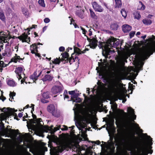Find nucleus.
Listing matches in <instances>:
<instances>
[{
  "instance_id": "nucleus-62",
  "label": "nucleus",
  "mask_w": 155,
  "mask_h": 155,
  "mask_svg": "<svg viewBox=\"0 0 155 155\" xmlns=\"http://www.w3.org/2000/svg\"><path fill=\"white\" fill-rule=\"evenodd\" d=\"M22 114L21 113H19L18 114V116L19 117H21L22 116Z\"/></svg>"
},
{
  "instance_id": "nucleus-44",
  "label": "nucleus",
  "mask_w": 155,
  "mask_h": 155,
  "mask_svg": "<svg viewBox=\"0 0 155 155\" xmlns=\"http://www.w3.org/2000/svg\"><path fill=\"white\" fill-rule=\"evenodd\" d=\"M17 110L15 111H14V109H11V110L10 111V114L11 115H15V114H16L15 113V112H16Z\"/></svg>"
},
{
  "instance_id": "nucleus-58",
  "label": "nucleus",
  "mask_w": 155,
  "mask_h": 155,
  "mask_svg": "<svg viewBox=\"0 0 155 155\" xmlns=\"http://www.w3.org/2000/svg\"><path fill=\"white\" fill-rule=\"evenodd\" d=\"M80 27L81 28V30L82 31L83 33L84 34H85L86 32V31L84 28H83L82 27Z\"/></svg>"
},
{
  "instance_id": "nucleus-9",
  "label": "nucleus",
  "mask_w": 155,
  "mask_h": 155,
  "mask_svg": "<svg viewBox=\"0 0 155 155\" xmlns=\"http://www.w3.org/2000/svg\"><path fill=\"white\" fill-rule=\"evenodd\" d=\"M87 40L90 42V45H88L90 46V48H95L97 46V41L94 38L90 39L87 37Z\"/></svg>"
},
{
  "instance_id": "nucleus-35",
  "label": "nucleus",
  "mask_w": 155,
  "mask_h": 155,
  "mask_svg": "<svg viewBox=\"0 0 155 155\" xmlns=\"http://www.w3.org/2000/svg\"><path fill=\"white\" fill-rule=\"evenodd\" d=\"M21 60V59L20 58V56H16L15 58H12L11 59V61L12 62H14L15 63H16L18 61V60Z\"/></svg>"
},
{
  "instance_id": "nucleus-16",
  "label": "nucleus",
  "mask_w": 155,
  "mask_h": 155,
  "mask_svg": "<svg viewBox=\"0 0 155 155\" xmlns=\"http://www.w3.org/2000/svg\"><path fill=\"white\" fill-rule=\"evenodd\" d=\"M127 111L131 115L133 119H136V116L134 115V110L132 108L129 107L128 108Z\"/></svg>"
},
{
  "instance_id": "nucleus-19",
  "label": "nucleus",
  "mask_w": 155,
  "mask_h": 155,
  "mask_svg": "<svg viewBox=\"0 0 155 155\" xmlns=\"http://www.w3.org/2000/svg\"><path fill=\"white\" fill-rule=\"evenodd\" d=\"M115 4L114 6L115 8H119L121 7L122 3L121 0H115Z\"/></svg>"
},
{
  "instance_id": "nucleus-12",
  "label": "nucleus",
  "mask_w": 155,
  "mask_h": 155,
  "mask_svg": "<svg viewBox=\"0 0 155 155\" xmlns=\"http://www.w3.org/2000/svg\"><path fill=\"white\" fill-rule=\"evenodd\" d=\"M19 39L21 40L23 42H28V41H30L29 37H28V36L25 33L22 34L21 35L18 37Z\"/></svg>"
},
{
  "instance_id": "nucleus-20",
  "label": "nucleus",
  "mask_w": 155,
  "mask_h": 155,
  "mask_svg": "<svg viewBox=\"0 0 155 155\" xmlns=\"http://www.w3.org/2000/svg\"><path fill=\"white\" fill-rule=\"evenodd\" d=\"M74 54L73 53L71 54V57L68 58V59H66L65 60V62H68L69 61L70 64H71L74 62L75 61L74 59Z\"/></svg>"
},
{
  "instance_id": "nucleus-53",
  "label": "nucleus",
  "mask_w": 155,
  "mask_h": 155,
  "mask_svg": "<svg viewBox=\"0 0 155 155\" xmlns=\"http://www.w3.org/2000/svg\"><path fill=\"white\" fill-rule=\"evenodd\" d=\"M41 101L42 103H47L48 102V100H46L43 99H41Z\"/></svg>"
},
{
  "instance_id": "nucleus-7",
  "label": "nucleus",
  "mask_w": 155,
  "mask_h": 155,
  "mask_svg": "<svg viewBox=\"0 0 155 155\" xmlns=\"http://www.w3.org/2000/svg\"><path fill=\"white\" fill-rule=\"evenodd\" d=\"M59 83L60 85L59 86L55 85L52 88L51 91L53 94H55L62 91L63 89L62 86L60 82Z\"/></svg>"
},
{
  "instance_id": "nucleus-13",
  "label": "nucleus",
  "mask_w": 155,
  "mask_h": 155,
  "mask_svg": "<svg viewBox=\"0 0 155 155\" xmlns=\"http://www.w3.org/2000/svg\"><path fill=\"white\" fill-rule=\"evenodd\" d=\"M22 68L21 67H18L15 71L18 74L17 77L18 78V80H19L20 79H21L22 78L21 73H22Z\"/></svg>"
},
{
  "instance_id": "nucleus-8",
  "label": "nucleus",
  "mask_w": 155,
  "mask_h": 155,
  "mask_svg": "<svg viewBox=\"0 0 155 155\" xmlns=\"http://www.w3.org/2000/svg\"><path fill=\"white\" fill-rule=\"evenodd\" d=\"M92 4L94 10L95 11L100 12H101L103 11V8L101 6L99 5L96 2H92Z\"/></svg>"
},
{
  "instance_id": "nucleus-4",
  "label": "nucleus",
  "mask_w": 155,
  "mask_h": 155,
  "mask_svg": "<svg viewBox=\"0 0 155 155\" xmlns=\"http://www.w3.org/2000/svg\"><path fill=\"white\" fill-rule=\"evenodd\" d=\"M149 150L147 145H144L140 146L137 149V153L134 155H147L148 153H152V150H150L149 152Z\"/></svg>"
},
{
  "instance_id": "nucleus-56",
  "label": "nucleus",
  "mask_w": 155,
  "mask_h": 155,
  "mask_svg": "<svg viewBox=\"0 0 155 155\" xmlns=\"http://www.w3.org/2000/svg\"><path fill=\"white\" fill-rule=\"evenodd\" d=\"M78 55H77V54H76V55H75V56L74 58V59L75 61V60H76V61H78H78L79 60V59L78 58Z\"/></svg>"
},
{
  "instance_id": "nucleus-27",
  "label": "nucleus",
  "mask_w": 155,
  "mask_h": 155,
  "mask_svg": "<svg viewBox=\"0 0 155 155\" xmlns=\"http://www.w3.org/2000/svg\"><path fill=\"white\" fill-rule=\"evenodd\" d=\"M139 5L137 9L143 10L145 8V6L143 4L141 1L139 2Z\"/></svg>"
},
{
  "instance_id": "nucleus-50",
  "label": "nucleus",
  "mask_w": 155,
  "mask_h": 155,
  "mask_svg": "<svg viewBox=\"0 0 155 155\" xmlns=\"http://www.w3.org/2000/svg\"><path fill=\"white\" fill-rule=\"evenodd\" d=\"M50 21V19L48 18H46L44 20V21L45 23H48Z\"/></svg>"
},
{
  "instance_id": "nucleus-46",
  "label": "nucleus",
  "mask_w": 155,
  "mask_h": 155,
  "mask_svg": "<svg viewBox=\"0 0 155 155\" xmlns=\"http://www.w3.org/2000/svg\"><path fill=\"white\" fill-rule=\"evenodd\" d=\"M117 104H114L113 106L114 107H112V110L113 111H115V110H116L117 108Z\"/></svg>"
},
{
  "instance_id": "nucleus-54",
  "label": "nucleus",
  "mask_w": 155,
  "mask_h": 155,
  "mask_svg": "<svg viewBox=\"0 0 155 155\" xmlns=\"http://www.w3.org/2000/svg\"><path fill=\"white\" fill-rule=\"evenodd\" d=\"M0 99L2 100V101H4L6 99V98L3 96L2 94V96L0 97Z\"/></svg>"
},
{
  "instance_id": "nucleus-48",
  "label": "nucleus",
  "mask_w": 155,
  "mask_h": 155,
  "mask_svg": "<svg viewBox=\"0 0 155 155\" xmlns=\"http://www.w3.org/2000/svg\"><path fill=\"white\" fill-rule=\"evenodd\" d=\"M135 32L134 31H131L129 35L130 38H131L133 37L135 35Z\"/></svg>"
},
{
  "instance_id": "nucleus-41",
  "label": "nucleus",
  "mask_w": 155,
  "mask_h": 155,
  "mask_svg": "<svg viewBox=\"0 0 155 155\" xmlns=\"http://www.w3.org/2000/svg\"><path fill=\"white\" fill-rule=\"evenodd\" d=\"M90 11L91 17L93 18H95L96 16L94 12L91 9H90Z\"/></svg>"
},
{
  "instance_id": "nucleus-60",
  "label": "nucleus",
  "mask_w": 155,
  "mask_h": 155,
  "mask_svg": "<svg viewBox=\"0 0 155 155\" xmlns=\"http://www.w3.org/2000/svg\"><path fill=\"white\" fill-rule=\"evenodd\" d=\"M115 122H116V124L118 126L120 125V120H119L118 121H116Z\"/></svg>"
},
{
  "instance_id": "nucleus-49",
  "label": "nucleus",
  "mask_w": 155,
  "mask_h": 155,
  "mask_svg": "<svg viewBox=\"0 0 155 155\" xmlns=\"http://www.w3.org/2000/svg\"><path fill=\"white\" fill-rule=\"evenodd\" d=\"M22 12L23 14L25 15H28V12L26 9H22Z\"/></svg>"
},
{
  "instance_id": "nucleus-1",
  "label": "nucleus",
  "mask_w": 155,
  "mask_h": 155,
  "mask_svg": "<svg viewBox=\"0 0 155 155\" xmlns=\"http://www.w3.org/2000/svg\"><path fill=\"white\" fill-rule=\"evenodd\" d=\"M116 39L114 38H112L111 39H108L106 43L99 42V44L98 47L102 49V54L106 58L108 57V56L109 53L112 51L110 50L111 48L110 47H113L116 46L114 45L115 41ZM103 62H98L99 67H97L96 70L98 71L99 69H100L101 71H103L105 68L106 65V64L107 63V60L106 59H104Z\"/></svg>"
},
{
  "instance_id": "nucleus-23",
  "label": "nucleus",
  "mask_w": 155,
  "mask_h": 155,
  "mask_svg": "<svg viewBox=\"0 0 155 155\" xmlns=\"http://www.w3.org/2000/svg\"><path fill=\"white\" fill-rule=\"evenodd\" d=\"M42 45V44L41 43H38V44L36 43H34L33 44H32L31 46H31H32L33 49L31 50V52L32 53H34V52H33V50L37 51V49L38 48L37 45Z\"/></svg>"
},
{
  "instance_id": "nucleus-5",
  "label": "nucleus",
  "mask_w": 155,
  "mask_h": 155,
  "mask_svg": "<svg viewBox=\"0 0 155 155\" xmlns=\"http://www.w3.org/2000/svg\"><path fill=\"white\" fill-rule=\"evenodd\" d=\"M102 144L101 145L102 148L106 149L110 153H113L114 151L115 147L114 146V143L113 141L108 142L107 144L102 141Z\"/></svg>"
},
{
  "instance_id": "nucleus-25",
  "label": "nucleus",
  "mask_w": 155,
  "mask_h": 155,
  "mask_svg": "<svg viewBox=\"0 0 155 155\" xmlns=\"http://www.w3.org/2000/svg\"><path fill=\"white\" fill-rule=\"evenodd\" d=\"M143 24L146 25H150L152 23V21L149 19H144L142 20Z\"/></svg>"
},
{
  "instance_id": "nucleus-24",
  "label": "nucleus",
  "mask_w": 155,
  "mask_h": 155,
  "mask_svg": "<svg viewBox=\"0 0 155 155\" xmlns=\"http://www.w3.org/2000/svg\"><path fill=\"white\" fill-rule=\"evenodd\" d=\"M54 142L56 143L57 145L59 146L63 147V144L62 142L59 138L57 137L54 139Z\"/></svg>"
},
{
  "instance_id": "nucleus-39",
  "label": "nucleus",
  "mask_w": 155,
  "mask_h": 155,
  "mask_svg": "<svg viewBox=\"0 0 155 155\" xmlns=\"http://www.w3.org/2000/svg\"><path fill=\"white\" fill-rule=\"evenodd\" d=\"M15 93L14 92H11L9 94V96L10 97V98L9 100L10 101H12V99H13V97L15 96Z\"/></svg>"
},
{
  "instance_id": "nucleus-21",
  "label": "nucleus",
  "mask_w": 155,
  "mask_h": 155,
  "mask_svg": "<svg viewBox=\"0 0 155 155\" xmlns=\"http://www.w3.org/2000/svg\"><path fill=\"white\" fill-rule=\"evenodd\" d=\"M8 84L12 87H14L16 86L17 84L13 80L8 79L7 81Z\"/></svg>"
},
{
  "instance_id": "nucleus-64",
  "label": "nucleus",
  "mask_w": 155,
  "mask_h": 155,
  "mask_svg": "<svg viewBox=\"0 0 155 155\" xmlns=\"http://www.w3.org/2000/svg\"><path fill=\"white\" fill-rule=\"evenodd\" d=\"M146 35H144V36H142L141 38H142L143 39H145L146 38Z\"/></svg>"
},
{
  "instance_id": "nucleus-47",
  "label": "nucleus",
  "mask_w": 155,
  "mask_h": 155,
  "mask_svg": "<svg viewBox=\"0 0 155 155\" xmlns=\"http://www.w3.org/2000/svg\"><path fill=\"white\" fill-rule=\"evenodd\" d=\"M78 95L75 93V94L73 95L72 96H71V101H72V100H74L73 99L74 98H76L78 97Z\"/></svg>"
},
{
  "instance_id": "nucleus-29",
  "label": "nucleus",
  "mask_w": 155,
  "mask_h": 155,
  "mask_svg": "<svg viewBox=\"0 0 155 155\" xmlns=\"http://www.w3.org/2000/svg\"><path fill=\"white\" fill-rule=\"evenodd\" d=\"M110 28L114 30H116L118 28V25L116 23L112 24L110 25Z\"/></svg>"
},
{
  "instance_id": "nucleus-31",
  "label": "nucleus",
  "mask_w": 155,
  "mask_h": 155,
  "mask_svg": "<svg viewBox=\"0 0 155 155\" xmlns=\"http://www.w3.org/2000/svg\"><path fill=\"white\" fill-rule=\"evenodd\" d=\"M122 16L124 18H126L127 16V13L124 9H122L120 11Z\"/></svg>"
},
{
  "instance_id": "nucleus-3",
  "label": "nucleus",
  "mask_w": 155,
  "mask_h": 155,
  "mask_svg": "<svg viewBox=\"0 0 155 155\" xmlns=\"http://www.w3.org/2000/svg\"><path fill=\"white\" fill-rule=\"evenodd\" d=\"M32 117L34 120H31V123L35 124L34 125L35 130L37 135L39 136L43 137V132L47 129V127H42V124L41 123L42 119L41 118L37 119L36 116L32 114Z\"/></svg>"
},
{
  "instance_id": "nucleus-17",
  "label": "nucleus",
  "mask_w": 155,
  "mask_h": 155,
  "mask_svg": "<svg viewBox=\"0 0 155 155\" xmlns=\"http://www.w3.org/2000/svg\"><path fill=\"white\" fill-rule=\"evenodd\" d=\"M42 71H41L39 72V74L38 75H37V71H35L34 72L33 74L31 75L30 76V78L33 80H36L38 78L39 76L41 74Z\"/></svg>"
},
{
  "instance_id": "nucleus-57",
  "label": "nucleus",
  "mask_w": 155,
  "mask_h": 155,
  "mask_svg": "<svg viewBox=\"0 0 155 155\" xmlns=\"http://www.w3.org/2000/svg\"><path fill=\"white\" fill-rule=\"evenodd\" d=\"M65 49V48L64 47L61 46L59 48V50L60 51H64Z\"/></svg>"
},
{
  "instance_id": "nucleus-28",
  "label": "nucleus",
  "mask_w": 155,
  "mask_h": 155,
  "mask_svg": "<svg viewBox=\"0 0 155 155\" xmlns=\"http://www.w3.org/2000/svg\"><path fill=\"white\" fill-rule=\"evenodd\" d=\"M0 19L3 21L5 20V17L3 11L0 9Z\"/></svg>"
},
{
  "instance_id": "nucleus-11",
  "label": "nucleus",
  "mask_w": 155,
  "mask_h": 155,
  "mask_svg": "<svg viewBox=\"0 0 155 155\" xmlns=\"http://www.w3.org/2000/svg\"><path fill=\"white\" fill-rule=\"evenodd\" d=\"M79 125L80 127V128H79V129L80 130H81L80 132L81 133L82 137H86L87 136L86 134L87 130L86 128H84V130L83 129L86 126V124H85L83 125L81 123H80Z\"/></svg>"
},
{
  "instance_id": "nucleus-42",
  "label": "nucleus",
  "mask_w": 155,
  "mask_h": 155,
  "mask_svg": "<svg viewBox=\"0 0 155 155\" xmlns=\"http://www.w3.org/2000/svg\"><path fill=\"white\" fill-rule=\"evenodd\" d=\"M147 136V138L148 139L149 141V144L150 145H152L153 143L152 142V139L151 138L150 136Z\"/></svg>"
},
{
  "instance_id": "nucleus-55",
  "label": "nucleus",
  "mask_w": 155,
  "mask_h": 155,
  "mask_svg": "<svg viewBox=\"0 0 155 155\" xmlns=\"http://www.w3.org/2000/svg\"><path fill=\"white\" fill-rule=\"evenodd\" d=\"M63 128H61V129L62 130H67L68 129L67 127L65 126H63Z\"/></svg>"
},
{
  "instance_id": "nucleus-22",
  "label": "nucleus",
  "mask_w": 155,
  "mask_h": 155,
  "mask_svg": "<svg viewBox=\"0 0 155 155\" xmlns=\"http://www.w3.org/2000/svg\"><path fill=\"white\" fill-rule=\"evenodd\" d=\"M52 79V77L50 75L47 74L42 79L43 81H51Z\"/></svg>"
},
{
  "instance_id": "nucleus-30",
  "label": "nucleus",
  "mask_w": 155,
  "mask_h": 155,
  "mask_svg": "<svg viewBox=\"0 0 155 155\" xmlns=\"http://www.w3.org/2000/svg\"><path fill=\"white\" fill-rule=\"evenodd\" d=\"M69 57V54L67 52H64L63 54L62 57H63V58H62L61 59V61H62L63 60H64L66 58V59H68Z\"/></svg>"
},
{
  "instance_id": "nucleus-52",
  "label": "nucleus",
  "mask_w": 155,
  "mask_h": 155,
  "mask_svg": "<svg viewBox=\"0 0 155 155\" xmlns=\"http://www.w3.org/2000/svg\"><path fill=\"white\" fill-rule=\"evenodd\" d=\"M136 126L138 128V129L139 130V131L140 132V133H142L143 132V130H142V129H140V127H139L138 124H136Z\"/></svg>"
},
{
  "instance_id": "nucleus-32",
  "label": "nucleus",
  "mask_w": 155,
  "mask_h": 155,
  "mask_svg": "<svg viewBox=\"0 0 155 155\" xmlns=\"http://www.w3.org/2000/svg\"><path fill=\"white\" fill-rule=\"evenodd\" d=\"M38 3L40 6L43 7H45V6L44 0H38Z\"/></svg>"
},
{
  "instance_id": "nucleus-36",
  "label": "nucleus",
  "mask_w": 155,
  "mask_h": 155,
  "mask_svg": "<svg viewBox=\"0 0 155 155\" xmlns=\"http://www.w3.org/2000/svg\"><path fill=\"white\" fill-rule=\"evenodd\" d=\"M6 65L4 64V62L3 61H0V71L2 72L3 69L2 67H6Z\"/></svg>"
},
{
  "instance_id": "nucleus-10",
  "label": "nucleus",
  "mask_w": 155,
  "mask_h": 155,
  "mask_svg": "<svg viewBox=\"0 0 155 155\" xmlns=\"http://www.w3.org/2000/svg\"><path fill=\"white\" fill-rule=\"evenodd\" d=\"M42 127H45L47 128V129H46L45 130V131L43 132V133L45 132H47V130H50L51 131L50 133L51 134H53L56 131H57L58 130H59V129L61 127V126L59 125V126H58L57 127H54V129H53V126H51L50 128L48 127L43 126L42 125Z\"/></svg>"
},
{
  "instance_id": "nucleus-26",
  "label": "nucleus",
  "mask_w": 155,
  "mask_h": 155,
  "mask_svg": "<svg viewBox=\"0 0 155 155\" xmlns=\"http://www.w3.org/2000/svg\"><path fill=\"white\" fill-rule=\"evenodd\" d=\"M133 15L134 17L135 18L137 19H140L141 17V16L140 13L136 11H135L134 12Z\"/></svg>"
},
{
  "instance_id": "nucleus-37",
  "label": "nucleus",
  "mask_w": 155,
  "mask_h": 155,
  "mask_svg": "<svg viewBox=\"0 0 155 155\" xmlns=\"http://www.w3.org/2000/svg\"><path fill=\"white\" fill-rule=\"evenodd\" d=\"M42 96L45 99H47L49 97V93L48 92L44 93L42 94Z\"/></svg>"
},
{
  "instance_id": "nucleus-18",
  "label": "nucleus",
  "mask_w": 155,
  "mask_h": 155,
  "mask_svg": "<svg viewBox=\"0 0 155 155\" xmlns=\"http://www.w3.org/2000/svg\"><path fill=\"white\" fill-rule=\"evenodd\" d=\"M84 10L80 9L77 11L76 14V15L81 18H84Z\"/></svg>"
},
{
  "instance_id": "nucleus-59",
  "label": "nucleus",
  "mask_w": 155,
  "mask_h": 155,
  "mask_svg": "<svg viewBox=\"0 0 155 155\" xmlns=\"http://www.w3.org/2000/svg\"><path fill=\"white\" fill-rule=\"evenodd\" d=\"M143 67V65H141L139 67L137 68V69L140 71V70H141L142 69V68Z\"/></svg>"
},
{
  "instance_id": "nucleus-38",
  "label": "nucleus",
  "mask_w": 155,
  "mask_h": 155,
  "mask_svg": "<svg viewBox=\"0 0 155 155\" xmlns=\"http://www.w3.org/2000/svg\"><path fill=\"white\" fill-rule=\"evenodd\" d=\"M72 101L73 102H75L77 103H80L81 102V99L79 97H77L75 100H72Z\"/></svg>"
},
{
  "instance_id": "nucleus-40",
  "label": "nucleus",
  "mask_w": 155,
  "mask_h": 155,
  "mask_svg": "<svg viewBox=\"0 0 155 155\" xmlns=\"http://www.w3.org/2000/svg\"><path fill=\"white\" fill-rule=\"evenodd\" d=\"M61 61V59H60V60H59L58 59L56 58L54 59V61H52V62L54 64H59Z\"/></svg>"
},
{
  "instance_id": "nucleus-51",
  "label": "nucleus",
  "mask_w": 155,
  "mask_h": 155,
  "mask_svg": "<svg viewBox=\"0 0 155 155\" xmlns=\"http://www.w3.org/2000/svg\"><path fill=\"white\" fill-rule=\"evenodd\" d=\"M68 92L69 94L71 95V96H72L73 95H74V94H75L76 93L75 91H69Z\"/></svg>"
},
{
  "instance_id": "nucleus-45",
  "label": "nucleus",
  "mask_w": 155,
  "mask_h": 155,
  "mask_svg": "<svg viewBox=\"0 0 155 155\" xmlns=\"http://www.w3.org/2000/svg\"><path fill=\"white\" fill-rule=\"evenodd\" d=\"M93 153V152L90 150H88L86 151L85 155H92Z\"/></svg>"
},
{
  "instance_id": "nucleus-2",
  "label": "nucleus",
  "mask_w": 155,
  "mask_h": 155,
  "mask_svg": "<svg viewBox=\"0 0 155 155\" xmlns=\"http://www.w3.org/2000/svg\"><path fill=\"white\" fill-rule=\"evenodd\" d=\"M155 52V42L151 45L143 48L138 54V58L140 61H144L148 58L150 55Z\"/></svg>"
},
{
  "instance_id": "nucleus-63",
  "label": "nucleus",
  "mask_w": 155,
  "mask_h": 155,
  "mask_svg": "<svg viewBox=\"0 0 155 155\" xmlns=\"http://www.w3.org/2000/svg\"><path fill=\"white\" fill-rule=\"evenodd\" d=\"M34 104H32V110H31V112L32 113V111L34 110Z\"/></svg>"
},
{
  "instance_id": "nucleus-43",
  "label": "nucleus",
  "mask_w": 155,
  "mask_h": 155,
  "mask_svg": "<svg viewBox=\"0 0 155 155\" xmlns=\"http://www.w3.org/2000/svg\"><path fill=\"white\" fill-rule=\"evenodd\" d=\"M67 91L66 90H65L64 91V99L66 98H68L69 97L67 95Z\"/></svg>"
},
{
  "instance_id": "nucleus-33",
  "label": "nucleus",
  "mask_w": 155,
  "mask_h": 155,
  "mask_svg": "<svg viewBox=\"0 0 155 155\" xmlns=\"http://www.w3.org/2000/svg\"><path fill=\"white\" fill-rule=\"evenodd\" d=\"M128 145L130 148L135 147L137 148L135 143L132 142H130L128 143Z\"/></svg>"
},
{
  "instance_id": "nucleus-15",
  "label": "nucleus",
  "mask_w": 155,
  "mask_h": 155,
  "mask_svg": "<svg viewBox=\"0 0 155 155\" xmlns=\"http://www.w3.org/2000/svg\"><path fill=\"white\" fill-rule=\"evenodd\" d=\"M131 29V27L128 25H124L122 26V30L124 32H128Z\"/></svg>"
},
{
  "instance_id": "nucleus-34",
  "label": "nucleus",
  "mask_w": 155,
  "mask_h": 155,
  "mask_svg": "<svg viewBox=\"0 0 155 155\" xmlns=\"http://www.w3.org/2000/svg\"><path fill=\"white\" fill-rule=\"evenodd\" d=\"M74 51L76 53V54L79 55L81 54V51L80 49L78 48H75L74 49Z\"/></svg>"
},
{
  "instance_id": "nucleus-61",
  "label": "nucleus",
  "mask_w": 155,
  "mask_h": 155,
  "mask_svg": "<svg viewBox=\"0 0 155 155\" xmlns=\"http://www.w3.org/2000/svg\"><path fill=\"white\" fill-rule=\"evenodd\" d=\"M89 35H92V32L91 31V29L89 30Z\"/></svg>"
},
{
  "instance_id": "nucleus-14",
  "label": "nucleus",
  "mask_w": 155,
  "mask_h": 155,
  "mask_svg": "<svg viewBox=\"0 0 155 155\" xmlns=\"http://www.w3.org/2000/svg\"><path fill=\"white\" fill-rule=\"evenodd\" d=\"M8 38V37L6 36L3 32H0V39L2 40V41H3V42H7Z\"/></svg>"
},
{
  "instance_id": "nucleus-6",
  "label": "nucleus",
  "mask_w": 155,
  "mask_h": 155,
  "mask_svg": "<svg viewBox=\"0 0 155 155\" xmlns=\"http://www.w3.org/2000/svg\"><path fill=\"white\" fill-rule=\"evenodd\" d=\"M47 110L55 117H58L59 114L57 113V110L53 104H50L48 106L47 108Z\"/></svg>"
}]
</instances>
